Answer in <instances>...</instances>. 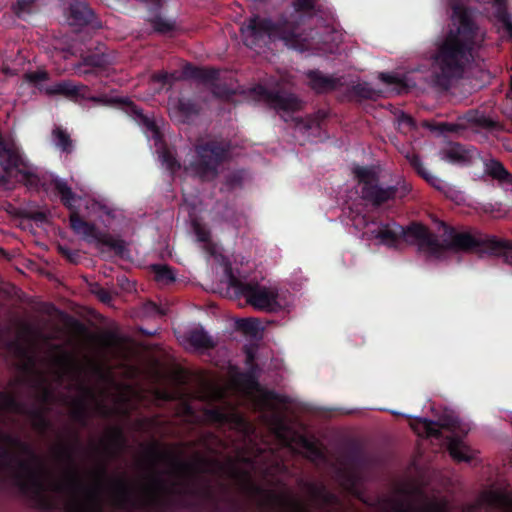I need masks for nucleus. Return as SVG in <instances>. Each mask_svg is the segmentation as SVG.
Instances as JSON below:
<instances>
[{
  "instance_id": "obj_1",
  "label": "nucleus",
  "mask_w": 512,
  "mask_h": 512,
  "mask_svg": "<svg viewBox=\"0 0 512 512\" xmlns=\"http://www.w3.org/2000/svg\"><path fill=\"white\" fill-rule=\"evenodd\" d=\"M485 41V33L467 9L456 6L448 30L434 43L429 56L431 84L447 92L466 74L474 53Z\"/></svg>"
},
{
  "instance_id": "obj_2",
  "label": "nucleus",
  "mask_w": 512,
  "mask_h": 512,
  "mask_svg": "<svg viewBox=\"0 0 512 512\" xmlns=\"http://www.w3.org/2000/svg\"><path fill=\"white\" fill-rule=\"evenodd\" d=\"M440 225L444 230L442 242L420 223H412L406 229H402V232L409 244L416 245L418 250L428 257L439 258L447 250L488 252L492 235L482 234L478 231H458L444 222H441Z\"/></svg>"
},
{
  "instance_id": "obj_3",
  "label": "nucleus",
  "mask_w": 512,
  "mask_h": 512,
  "mask_svg": "<svg viewBox=\"0 0 512 512\" xmlns=\"http://www.w3.org/2000/svg\"><path fill=\"white\" fill-rule=\"evenodd\" d=\"M56 456L69 465L65 481L55 486L57 491L67 492L73 497L68 505V512H102L103 483L108 479L107 463L100 462L96 466L94 471L96 482L89 486L80 477L73 446L59 445L56 449Z\"/></svg>"
},
{
  "instance_id": "obj_4",
  "label": "nucleus",
  "mask_w": 512,
  "mask_h": 512,
  "mask_svg": "<svg viewBox=\"0 0 512 512\" xmlns=\"http://www.w3.org/2000/svg\"><path fill=\"white\" fill-rule=\"evenodd\" d=\"M148 497L136 499L130 482L124 476L109 479V493L112 504L120 510L141 509L143 512H167L170 499L165 495L173 493L166 480L158 472L149 478Z\"/></svg>"
},
{
  "instance_id": "obj_5",
  "label": "nucleus",
  "mask_w": 512,
  "mask_h": 512,
  "mask_svg": "<svg viewBox=\"0 0 512 512\" xmlns=\"http://www.w3.org/2000/svg\"><path fill=\"white\" fill-rule=\"evenodd\" d=\"M226 278L229 287L234 290L236 297H243L246 304L255 310L277 313L283 310L284 306L280 301L279 290L275 286L261 285L256 281L246 282L243 277L235 273L232 268L226 267Z\"/></svg>"
},
{
  "instance_id": "obj_6",
  "label": "nucleus",
  "mask_w": 512,
  "mask_h": 512,
  "mask_svg": "<svg viewBox=\"0 0 512 512\" xmlns=\"http://www.w3.org/2000/svg\"><path fill=\"white\" fill-rule=\"evenodd\" d=\"M303 21V16L289 21L283 19L278 23H273L269 19L260 18L258 16L249 19L247 25L241 28V31L247 37H260L267 34L270 37L280 39L286 45L304 50L308 47V38L298 33V25Z\"/></svg>"
},
{
  "instance_id": "obj_7",
  "label": "nucleus",
  "mask_w": 512,
  "mask_h": 512,
  "mask_svg": "<svg viewBox=\"0 0 512 512\" xmlns=\"http://www.w3.org/2000/svg\"><path fill=\"white\" fill-rule=\"evenodd\" d=\"M50 95H64L71 99H87L101 105L121 104L125 112L132 116L134 120L150 131L156 129V124L152 118L144 114L143 110L134 102L124 98H108L107 96H90L89 88L85 85H74L71 81H61L46 90Z\"/></svg>"
},
{
  "instance_id": "obj_8",
  "label": "nucleus",
  "mask_w": 512,
  "mask_h": 512,
  "mask_svg": "<svg viewBox=\"0 0 512 512\" xmlns=\"http://www.w3.org/2000/svg\"><path fill=\"white\" fill-rule=\"evenodd\" d=\"M379 509L381 512H448V505L443 500L428 501L418 492L405 487L382 499Z\"/></svg>"
},
{
  "instance_id": "obj_9",
  "label": "nucleus",
  "mask_w": 512,
  "mask_h": 512,
  "mask_svg": "<svg viewBox=\"0 0 512 512\" xmlns=\"http://www.w3.org/2000/svg\"><path fill=\"white\" fill-rule=\"evenodd\" d=\"M228 390L245 396L255 409L261 411L272 410L277 400L274 393L262 389L251 375L238 373L232 368L226 371V393Z\"/></svg>"
},
{
  "instance_id": "obj_10",
  "label": "nucleus",
  "mask_w": 512,
  "mask_h": 512,
  "mask_svg": "<svg viewBox=\"0 0 512 512\" xmlns=\"http://www.w3.org/2000/svg\"><path fill=\"white\" fill-rule=\"evenodd\" d=\"M223 160L224 145L207 141L196 146V158L190 163V169L201 180H212L217 176L218 166Z\"/></svg>"
},
{
  "instance_id": "obj_11",
  "label": "nucleus",
  "mask_w": 512,
  "mask_h": 512,
  "mask_svg": "<svg viewBox=\"0 0 512 512\" xmlns=\"http://www.w3.org/2000/svg\"><path fill=\"white\" fill-rule=\"evenodd\" d=\"M0 166L6 172L16 168L26 186L37 187L40 179L29 163L24 159L20 149L13 142H7L0 134Z\"/></svg>"
},
{
  "instance_id": "obj_12",
  "label": "nucleus",
  "mask_w": 512,
  "mask_h": 512,
  "mask_svg": "<svg viewBox=\"0 0 512 512\" xmlns=\"http://www.w3.org/2000/svg\"><path fill=\"white\" fill-rule=\"evenodd\" d=\"M70 226L72 230L81 235L88 243H97L107 246L113 250L117 255H123L125 251V242L121 239L114 238L106 232H101L97 229L94 223L84 220L77 212H72L70 215Z\"/></svg>"
},
{
  "instance_id": "obj_13",
  "label": "nucleus",
  "mask_w": 512,
  "mask_h": 512,
  "mask_svg": "<svg viewBox=\"0 0 512 512\" xmlns=\"http://www.w3.org/2000/svg\"><path fill=\"white\" fill-rule=\"evenodd\" d=\"M354 174L358 182L362 185V198L372 205L380 206L395 198L398 191L397 187H381L378 183V177L373 171L358 167L354 170Z\"/></svg>"
},
{
  "instance_id": "obj_14",
  "label": "nucleus",
  "mask_w": 512,
  "mask_h": 512,
  "mask_svg": "<svg viewBox=\"0 0 512 512\" xmlns=\"http://www.w3.org/2000/svg\"><path fill=\"white\" fill-rule=\"evenodd\" d=\"M273 430L285 446H288L293 450H305L307 456L313 461H317L322 457L321 451L314 442L293 431L282 421L276 423Z\"/></svg>"
},
{
  "instance_id": "obj_15",
  "label": "nucleus",
  "mask_w": 512,
  "mask_h": 512,
  "mask_svg": "<svg viewBox=\"0 0 512 512\" xmlns=\"http://www.w3.org/2000/svg\"><path fill=\"white\" fill-rule=\"evenodd\" d=\"M220 71L214 68L198 67L191 63L184 65L182 76L184 79L195 80L209 88L214 97L224 98V86L217 84Z\"/></svg>"
},
{
  "instance_id": "obj_16",
  "label": "nucleus",
  "mask_w": 512,
  "mask_h": 512,
  "mask_svg": "<svg viewBox=\"0 0 512 512\" xmlns=\"http://www.w3.org/2000/svg\"><path fill=\"white\" fill-rule=\"evenodd\" d=\"M146 455L153 464L158 462L168 463L178 474H193L197 471L196 463L184 461L176 454L160 449L157 444L151 445L147 449Z\"/></svg>"
},
{
  "instance_id": "obj_17",
  "label": "nucleus",
  "mask_w": 512,
  "mask_h": 512,
  "mask_svg": "<svg viewBox=\"0 0 512 512\" xmlns=\"http://www.w3.org/2000/svg\"><path fill=\"white\" fill-rule=\"evenodd\" d=\"M258 93L271 108L277 111L294 113L303 108V101L294 94L269 92L263 87L258 88Z\"/></svg>"
},
{
  "instance_id": "obj_18",
  "label": "nucleus",
  "mask_w": 512,
  "mask_h": 512,
  "mask_svg": "<svg viewBox=\"0 0 512 512\" xmlns=\"http://www.w3.org/2000/svg\"><path fill=\"white\" fill-rule=\"evenodd\" d=\"M192 228L197 241L203 243V249L208 260H212L215 265L224 266V254L222 248L211 240L210 230L207 226L198 220L192 221Z\"/></svg>"
},
{
  "instance_id": "obj_19",
  "label": "nucleus",
  "mask_w": 512,
  "mask_h": 512,
  "mask_svg": "<svg viewBox=\"0 0 512 512\" xmlns=\"http://www.w3.org/2000/svg\"><path fill=\"white\" fill-rule=\"evenodd\" d=\"M300 489L317 507L326 509L329 512H335L337 499L334 495L328 493L321 483H304Z\"/></svg>"
},
{
  "instance_id": "obj_20",
  "label": "nucleus",
  "mask_w": 512,
  "mask_h": 512,
  "mask_svg": "<svg viewBox=\"0 0 512 512\" xmlns=\"http://www.w3.org/2000/svg\"><path fill=\"white\" fill-rule=\"evenodd\" d=\"M458 423L455 420H440L433 422L428 419L418 418L410 422V427L419 436L439 438L442 429L454 431Z\"/></svg>"
},
{
  "instance_id": "obj_21",
  "label": "nucleus",
  "mask_w": 512,
  "mask_h": 512,
  "mask_svg": "<svg viewBox=\"0 0 512 512\" xmlns=\"http://www.w3.org/2000/svg\"><path fill=\"white\" fill-rule=\"evenodd\" d=\"M68 11V20L72 26L84 27L92 25L96 27L99 25L94 11L83 1L75 0L71 2Z\"/></svg>"
},
{
  "instance_id": "obj_22",
  "label": "nucleus",
  "mask_w": 512,
  "mask_h": 512,
  "mask_svg": "<svg viewBox=\"0 0 512 512\" xmlns=\"http://www.w3.org/2000/svg\"><path fill=\"white\" fill-rule=\"evenodd\" d=\"M82 397L76 398L72 402V410H71V418L80 424L82 427H86L88 425L89 420V401L95 400L94 391L87 387L81 386Z\"/></svg>"
},
{
  "instance_id": "obj_23",
  "label": "nucleus",
  "mask_w": 512,
  "mask_h": 512,
  "mask_svg": "<svg viewBox=\"0 0 512 512\" xmlns=\"http://www.w3.org/2000/svg\"><path fill=\"white\" fill-rule=\"evenodd\" d=\"M480 504L498 512H512V495L504 490H489L481 495Z\"/></svg>"
},
{
  "instance_id": "obj_24",
  "label": "nucleus",
  "mask_w": 512,
  "mask_h": 512,
  "mask_svg": "<svg viewBox=\"0 0 512 512\" xmlns=\"http://www.w3.org/2000/svg\"><path fill=\"white\" fill-rule=\"evenodd\" d=\"M475 151L474 148H467L460 143H451L442 151V157L449 162L466 165L472 162Z\"/></svg>"
},
{
  "instance_id": "obj_25",
  "label": "nucleus",
  "mask_w": 512,
  "mask_h": 512,
  "mask_svg": "<svg viewBox=\"0 0 512 512\" xmlns=\"http://www.w3.org/2000/svg\"><path fill=\"white\" fill-rule=\"evenodd\" d=\"M309 78V86L317 93H324L336 89L341 85L340 80L332 77H327L317 71H310L307 73Z\"/></svg>"
},
{
  "instance_id": "obj_26",
  "label": "nucleus",
  "mask_w": 512,
  "mask_h": 512,
  "mask_svg": "<svg viewBox=\"0 0 512 512\" xmlns=\"http://www.w3.org/2000/svg\"><path fill=\"white\" fill-rule=\"evenodd\" d=\"M126 444V439L121 428L114 427L111 429L108 437L101 440L103 452L108 456H114L118 451L122 450Z\"/></svg>"
},
{
  "instance_id": "obj_27",
  "label": "nucleus",
  "mask_w": 512,
  "mask_h": 512,
  "mask_svg": "<svg viewBox=\"0 0 512 512\" xmlns=\"http://www.w3.org/2000/svg\"><path fill=\"white\" fill-rule=\"evenodd\" d=\"M233 321L236 330L243 335L253 339L262 337L264 328L261 326V322L258 318H234Z\"/></svg>"
},
{
  "instance_id": "obj_28",
  "label": "nucleus",
  "mask_w": 512,
  "mask_h": 512,
  "mask_svg": "<svg viewBox=\"0 0 512 512\" xmlns=\"http://www.w3.org/2000/svg\"><path fill=\"white\" fill-rule=\"evenodd\" d=\"M484 172L487 176L497 180L498 182L512 184V175L500 161L494 158L487 159L484 162Z\"/></svg>"
},
{
  "instance_id": "obj_29",
  "label": "nucleus",
  "mask_w": 512,
  "mask_h": 512,
  "mask_svg": "<svg viewBox=\"0 0 512 512\" xmlns=\"http://www.w3.org/2000/svg\"><path fill=\"white\" fill-rule=\"evenodd\" d=\"M448 451L451 457L459 462H469L475 457V451L467 446L462 440L456 438L449 439Z\"/></svg>"
},
{
  "instance_id": "obj_30",
  "label": "nucleus",
  "mask_w": 512,
  "mask_h": 512,
  "mask_svg": "<svg viewBox=\"0 0 512 512\" xmlns=\"http://www.w3.org/2000/svg\"><path fill=\"white\" fill-rule=\"evenodd\" d=\"M187 341L195 350H207L214 348L212 338L203 328H196L187 334Z\"/></svg>"
},
{
  "instance_id": "obj_31",
  "label": "nucleus",
  "mask_w": 512,
  "mask_h": 512,
  "mask_svg": "<svg viewBox=\"0 0 512 512\" xmlns=\"http://www.w3.org/2000/svg\"><path fill=\"white\" fill-rule=\"evenodd\" d=\"M488 252L502 256L504 261L512 266V241L493 236Z\"/></svg>"
},
{
  "instance_id": "obj_32",
  "label": "nucleus",
  "mask_w": 512,
  "mask_h": 512,
  "mask_svg": "<svg viewBox=\"0 0 512 512\" xmlns=\"http://www.w3.org/2000/svg\"><path fill=\"white\" fill-rule=\"evenodd\" d=\"M25 416L32 420V426L40 433H45L50 427L51 422L46 416V411L41 408H28Z\"/></svg>"
},
{
  "instance_id": "obj_33",
  "label": "nucleus",
  "mask_w": 512,
  "mask_h": 512,
  "mask_svg": "<svg viewBox=\"0 0 512 512\" xmlns=\"http://www.w3.org/2000/svg\"><path fill=\"white\" fill-rule=\"evenodd\" d=\"M0 406L10 412L25 415L28 407L25 403L19 401L16 396L6 392H0Z\"/></svg>"
},
{
  "instance_id": "obj_34",
  "label": "nucleus",
  "mask_w": 512,
  "mask_h": 512,
  "mask_svg": "<svg viewBox=\"0 0 512 512\" xmlns=\"http://www.w3.org/2000/svg\"><path fill=\"white\" fill-rule=\"evenodd\" d=\"M16 449L22 455L29 457V460L27 461L30 462L32 468L37 471L39 479L42 481L41 477L43 472V465L40 457L36 454L33 447L29 443L24 442L20 439Z\"/></svg>"
},
{
  "instance_id": "obj_35",
  "label": "nucleus",
  "mask_w": 512,
  "mask_h": 512,
  "mask_svg": "<svg viewBox=\"0 0 512 512\" xmlns=\"http://www.w3.org/2000/svg\"><path fill=\"white\" fill-rule=\"evenodd\" d=\"M176 110L179 113L182 122H188L192 117L199 114L200 106L194 100L180 98L177 102Z\"/></svg>"
},
{
  "instance_id": "obj_36",
  "label": "nucleus",
  "mask_w": 512,
  "mask_h": 512,
  "mask_svg": "<svg viewBox=\"0 0 512 512\" xmlns=\"http://www.w3.org/2000/svg\"><path fill=\"white\" fill-rule=\"evenodd\" d=\"M148 21L153 30L159 34L166 35L176 30V22L174 20L166 19L161 15H155Z\"/></svg>"
},
{
  "instance_id": "obj_37",
  "label": "nucleus",
  "mask_w": 512,
  "mask_h": 512,
  "mask_svg": "<svg viewBox=\"0 0 512 512\" xmlns=\"http://www.w3.org/2000/svg\"><path fill=\"white\" fill-rule=\"evenodd\" d=\"M54 188L60 195L63 205L68 209H72V203L75 201L76 195L68 184L64 180L57 179L54 181Z\"/></svg>"
},
{
  "instance_id": "obj_38",
  "label": "nucleus",
  "mask_w": 512,
  "mask_h": 512,
  "mask_svg": "<svg viewBox=\"0 0 512 512\" xmlns=\"http://www.w3.org/2000/svg\"><path fill=\"white\" fill-rule=\"evenodd\" d=\"M151 270L157 282L170 284L176 280L174 270L166 264H154L151 266Z\"/></svg>"
},
{
  "instance_id": "obj_39",
  "label": "nucleus",
  "mask_w": 512,
  "mask_h": 512,
  "mask_svg": "<svg viewBox=\"0 0 512 512\" xmlns=\"http://www.w3.org/2000/svg\"><path fill=\"white\" fill-rule=\"evenodd\" d=\"M55 145L63 152L70 153L72 150V140L68 132L61 127H56L52 132Z\"/></svg>"
},
{
  "instance_id": "obj_40",
  "label": "nucleus",
  "mask_w": 512,
  "mask_h": 512,
  "mask_svg": "<svg viewBox=\"0 0 512 512\" xmlns=\"http://www.w3.org/2000/svg\"><path fill=\"white\" fill-rule=\"evenodd\" d=\"M294 10L297 13L313 15L320 12L319 7L316 5V0H295L293 3Z\"/></svg>"
},
{
  "instance_id": "obj_41",
  "label": "nucleus",
  "mask_w": 512,
  "mask_h": 512,
  "mask_svg": "<svg viewBox=\"0 0 512 512\" xmlns=\"http://www.w3.org/2000/svg\"><path fill=\"white\" fill-rule=\"evenodd\" d=\"M325 33L327 34V38L322 41V44L325 50L332 51L334 48L338 47L341 41V34L329 26L325 27Z\"/></svg>"
},
{
  "instance_id": "obj_42",
  "label": "nucleus",
  "mask_w": 512,
  "mask_h": 512,
  "mask_svg": "<svg viewBox=\"0 0 512 512\" xmlns=\"http://www.w3.org/2000/svg\"><path fill=\"white\" fill-rule=\"evenodd\" d=\"M375 238L379 239L382 244L394 246L397 242V234L390 230L387 226L373 232Z\"/></svg>"
},
{
  "instance_id": "obj_43",
  "label": "nucleus",
  "mask_w": 512,
  "mask_h": 512,
  "mask_svg": "<svg viewBox=\"0 0 512 512\" xmlns=\"http://www.w3.org/2000/svg\"><path fill=\"white\" fill-rule=\"evenodd\" d=\"M408 159L411 165L417 170V172L428 182L434 184V181H438V178L436 176L429 174L428 171L424 168L421 159L418 155H412Z\"/></svg>"
},
{
  "instance_id": "obj_44",
  "label": "nucleus",
  "mask_w": 512,
  "mask_h": 512,
  "mask_svg": "<svg viewBox=\"0 0 512 512\" xmlns=\"http://www.w3.org/2000/svg\"><path fill=\"white\" fill-rule=\"evenodd\" d=\"M84 64L93 68L103 69L108 64V57L104 54H90L84 58Z\"/></svg>"
},
{
  "instance_id": "obj_45",
  "label": "nucleus",
  "mask_w": 512,
  "mask_h": 512,
  "mask_svg": "<svg viewBox=\"0 0 512 512\" xmlns=\"http://www.w3.org/2000/svg\"><path fill=\"white\" fill-rule=\"evenodd\" d=\"M379 78L387 85H393L397 93H402L406 90L404 81L396 75L381 73Z\"/></svg>"
},
{
  "instance_id": "obj_46",
  "label": "nucleus",
  "mask_w": 512,
  "mask_h": 512,
  "mask_svg": "<svg viewBox=\"0 0 512 512\" xmlns=\"http://www.w3.org/2000/svg\"><path fill=\"white\" fill-rule=\"evenodd\" d=\"M353 93L364 99H375L379 94L367 83H359L353 87Z\"/></svg>"
},
{
  "instance_id": "obj_47",
  "label": "nucleus",
  "mask_w": 512,
  "mask_h": 512,
  "mask_svg": "<svg viewBox=\"0 0 512 512\" xmlns=\"http://www.w3.org/2000/svg\"><path fill=\"white\" fill-rule=\"evenodd\" d=\"M468 121L476 124L479 127L486 128V129L493 128L496 125V123L494 121H492L491 119L487 118L484 115H479L476 112L468 114Z\"/></svg>"
},
{
  "instance_id": "obj_48",
  "label": "nucleus",
  "mask_w": 512,
  "mask_h": 512,
  "mask_svg": "<svg viewBox=\"0 0 512 512\" xmlns=\"http://www.w3.org/2000/svg\"><path fill=\"white\" fill-rule=\"evenodd\" d=\"M230 226L235 230V234H245L247 223L245 218L240 214H233L229 219Z\"/></svg>"
},
{
  "instance_id": "obj_49",
  "label": "nucleus",
  "mask_w": 512,
  "mask_h": 512,
  "mask_svg": "<svg viewBox=\"0 0 512 512\" xmlns=\"http://www.w3.org/2000/svg\"><path fill=\"white\" fill-rule=\"evenodd\" d=\"M25 79L29 83L38 84L40 82L47 81L49 79V74L47 71L44 70L28 72L25 74Z\"/></svg>"
},
{
  "instance_id": "obj_50",
  "label": "nucleus",
  "mask_w": 512,
  "mask_h": 512,
  "mask_svg": "<svg viewBox=\"0 0 512 512\" xmlns=\"http://www.w3.org/2000/svg\"><path fill=\"white\" fill-rule=\"evenodd\" d=\"M162 161L167 166V168L175 172L180 168V163L176 160V158L173 156V154L169 151H164L162 153Z\"/></svg>"
},
{
  "instance_id": "obj_51",
  "label": "nucleus",
  "mask_w": 512,
  "mask_h": 512,
  "mask_svg": "<svg viewBox=\"0 0 512 512\" xmlns=\"http://www.w3.org/2000/svg\"><path fill=\"white\" fill-rule=\"evenodd\" d=\"M60 254L71 263H78L80 260V253L78 250H71L68 247L59 246Z\"/></svg>"
},
{
  "instance_id": "obj_52",
  "label": "nucleus",
  "mask_w": 512,
  "mask_h": 512,
  "mask_svg": "<svg viewBox=\"0 0 512 512\" xmlns=\"http://www.w3.org/2000/svg\"><path fill=\"white\" fill-rule=\"evenodd\" d=\"M37 387L40 389L39 400L43 404H48L52 401V391L43 384V381L37 383Z\"/></svg>"
},
{
  "instance_id": "obj_53",
  "label": "nucleus",
  "mask_w": 512,
  "mask_h": 512,
  "mask_svg": "<svg viewBox=\"0 0 512 512\" xmlns=\"http://www.w3.org/2000/svg\"><path fill=\"white\" fill-rule=\"evenodd\" d=\"M34 4H35V0H17L16 13L18 15H21L24 13H31Z\"/></svg>"
},
{
  "instance_id": "obj_54",
  "label": "nucleus",
  "mask_w": 512,
  "mask_h": 512,
  "mask_svg": "<svg viewBox=\"0 0 512 512\" xmlns=\"http://www.w3.org/2000/svg\"><path fill=\"white\" fill-rule=\"evenodd\" d=\"M243 179L244 177L241 172H235L229 176L228 180L226 181V184L229 186L230 189H235L242 185Z\"/></svg>"
},
{
  "instance_id": "obj_55",
  "label": "nucleus",
  "mask_w": 512,
  "mask_h": 512,
  "mask_svg": "<svg viewBox=\"0 0 512 512\" xmlns=\"http://www.w3.org/2000/svg\"><path fill=\"white\" fill-rule=\"evenodd\" d=\"M207 414L211 420L216 421L220 425L224 424V410L223 409H221V408L211 409V410H208Z\"/></svg>"
},
{
  "instance_id": "obj_56",
  "label": "nucleus",
  "mask_w": 512,
  "mask_h": 512,
  "mask_svg": "<svg viewBox=\"0 0 512 512\" xmlns=\"http://www.w3.org/2000/svg\"><path fill=\"white\" fill-rule=\"evenodd\" d=\"M96 295L98 299L103 303H109L112 301V295L110 291L104 288H99L98 291L96 292Z\"/></svg>"
},
{
  "instance_id": "obj_57",
  "label": "nucleus",
  "mask_w": 512,
  "mask_h": 512,
  "mask_svg": "<svg viewBox=\"0 0 512 512\" xmlns=\"http://www.w3.org/2000/svg\"><path fill=\"white\" fill-rule=\"evenodd\" d=\"M28 218L31 220H34L36 222H46L47 221V214L43 211H34L29 213Z\"/></svg>"
},
{
  "instance_id": "obj_58",
  "label": "nucleus",
  "mask_w": 512,
  "mask_h": 512,
  "mask_svg": "<svg viewBox=\"0 0 512 512\" xmlns=\"http://www.w3.org/2000/svg\"><path fill=\"white\" fill-rule=\"evenodd\" d=\"M152 78L154 81L160 82L162 84H166L169 81V75L164 71L154 73Z\"/></svg>"
},
{
  "instance_id": "obj_59",
  "label": "nucleus",
  "mask_w": 512,
  "mask_h": 512,
  "mask_svg": "<svg viewBox=\"0 0 512 512\" xmlns=\"http://www.w3.org/2000/svg\"><path fill=\"white\" fill-rule=\"evenodd\" d=\"M56 363L60 366H67L70 363V357L67 353H64L62 356L56 358Z\"/></svg>"
},
{
  "instance_id": "obj_60",
  "label": "nucleus",
  "mask_w": 512,
  "mask_h": 512,
  "mask_svg": "<svg viewBox=\"0 0 512 512\" xmlns=\"http://www.w3.org/2000/svg\"><path fill=\"white\" fill-rule=\"evenodd\" d=\"M400 123H405L409 126H414V121L411 116L402 113L398 118Z\"/></svg>"
},
{
  "instance_id": "obj_61",
  "label": "nucleus",
  "mask_w": 512,
  "mask_h": 512,
  "mask_svg": "<svg viewBox=\"0 0 512 512\" xmlns=\"http://www.w3.org/2000/svg\"><path fill=\"white\" fill-rule=\"evenodd\" d=\"M97 411L102 417H108L110 416V409L105 406L104 404H98L97 405Z\"/></svg>"
},
{
  "instance_id": "obj_62",
  "label": "nucleus",
  "mask_w": 512,
  "mask_h": 512,
  "mask_svg": "<svg viewBox=\"0 0 512 512\" xmlns=\"http://www.w3.org/2000/svg\"><path fill=\"white\" fill-rule=\"evenodd\" d=\"M2 169H4V168L2 167ZM13 170L18 171L16 168L11 169L9 172H6L5 170H3L5 174L4 175H0V186L4 185L5 183L8 182V176L10 175V173ZM17 173L20 174L19 172H17Z\"/></svg>"
},
{
  "instance_id": "obj_63",
  "label": "nucleus",
  "mask_w": 512,
  "mask_h": 512,
  "mask_svg": "<svg viewBox=\"0 0 512 512\" xmlns=\"http://www.w3.org/2000/svg\"><path fill=\"white\" fill-rule=\"evenodd\" d=\"M354 484H355V481L352 478H348L346 480H344V479L341 480V485H343L346 489H352Z\"/></svg>"
},
{
  "instance_id": "obj_64",
  "label": "nucleus",
  "mask_w": 512,
  "mask_h": 512,
  "mask_svg": "<svg viewBox=\"0 0 512 512\" xmlns=\"http://www.w3.org/2000/svg\"><path fill=\"white\" fill-rule=\"evenodd\" d=\"M504 26L509 36L512 38V23L509 20L504 21Z\"/></svg>"
}]
</instances>
